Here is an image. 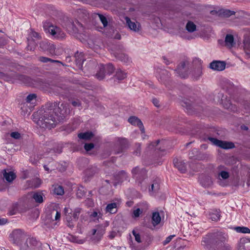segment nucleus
<instances>
[{"mask_svg": "<svg viewBox=\"0 0 250 250\" xmlns=\"http://www.w3.org/2000/svg\"><path fill=\"white\" fill-rule=\"evenodd\" d=\"M70 112L67 103H47L37 112V124L42 128L50 129L58 122L65 121Z\"/></svg>", "mask_w": 250, "mask_h": 250, "instance_id": "f257e3e1", "label": "nucleus"}, {"mask_svg": "<svg viewBox=\"0 0 250 250\" xmlns=\"http://www.w3.org/2000/svg\"><path fill=\"white\" fill-rule=\"evenodd\" d=\"M43 28L46 33H49L55 39L62 40L65 37V34L60 27L54 25L48 21L43 22Z\"/></svg>", "mask_w": 250, "mask_h": 250, "instance_id": "f03ea898", "label": "nucleus"}, {"mask_svg": "<svg viewBox=\"0 0 250 250\" xmlns=\"http://www.w3.org/2000/svg\"><path fill=\"white\" fill-rule=\"evenodd\" d=\"M113 148L115 154H120L124 152L129 148L130 143L125 138L117 137L113 142Z\"/></svg>", "mask_w": 250, "mask_h": 250, "instance_id": "7ed1b4c3", "label": "nucleus"}, {"mask_svg": "<svg viewBox=\"0 0 250 250\" xmlns=\"http://www.w3.org/2000/svg\"><path fill=\"white\" fill-rule=\"evenodd\" d=\"M115 70V67L112 63L105 65L100 64L98 66V70L95 75L96 78L101 81L104 79L106 75H110Z\"/></svg>", "mask_w": 250, "mask_h": 250, "instance_id": "20e7f679", "label": "nucleus"}, {"mask_svg": "<svg viewBox=\"0 0 250 250\" xmlns=\"http://www.w3.org/2000/svg\"><path fill=\"white\" fill-rule=\"evenodd\" d=\"M42 244L36 238L29 237L21 245L20 250H42Z\"/></svg>", "mask_w": 250, "mask_h": 250, "instance_id": "39448f33", "label": "nucleus"}, {"mask_svg": "<svg viewBox=\"0 0 250 250\" xmlns=\"http://www.w3.org/2000/svg\"><path fill=\"white\" fill-rule=\"evenodd\" d=\"M211 242L215 249L221 246L225 242H227L228 235L222 232H216L211 234Z\"/></svg>", "mask_w": 250, "mask_h": 250, "instance_id": "423d86ee", "label": "nucleus"}, {"mask_svg": "<svg viewBox=\"0 0 250 250\" xmlns=\"http://www.w3.org/2000/svg\"><path fill=\"white\" fill-rule=\"evenodd\" d=\"M131 173L132 177L140 184L147 177L146 170L145 168H140L138 166L132 169Z\"/></svg>", "mask_w": 250, "mask_h": 250, "instance_id": "0eeeda50", "label": "nucleus"}, {"mask_svg": "<svg viewBox=\"0 0 250 250\" xmlns=\"http://www.w3.org/2000/svg\"><path fill=\"white\" fill-rule=\"evenodd\" d=\"M207 139L210 141L213 145L223 149H228L235 147L234 144L231 142L219 140L211 137H208Z\"/></svg>", "mask_w": 250, "mask_h": 250, "instance_id": "6e6552de", "label": "nucleus"}, {"mask_svg": "<svg viewBox=\"0 0 250 250\" xmlns=\"http://www.w3.org/2000/svg\"><path fill=\"white\" fill-rule=\"evenodd\" d=\"M82 24L77 20H68L65 23V28L67 31L71 34L78 33V27H82Z\"/></svg>", "mask_w": 250, "mask_h": 250, "instance_id": "1a4fd4ad", "label": "nucleus"}, {"mask_svg": "<svg viewBox=\"0 0 250 250\" xmlns=\"http://www.w3.org/2000/svg\"><path fill=\"white\" fill-rule=\"evenodd\" d=\"M10 238L13 243L18 245L24 238L25 234L21 229H16L10 234Z\"/></svg>", "mask_w": 250, "mask_h": 250, "instance_id": "9d476101", "label": "nucleus"}, {"mask_svg": "<svg viewBox=\"0 0 250 250\" xmlns=\"http://www.w3.org/2000/svg\"><path fill=\"white\" fill-rule=\"evenodd\" d=\"M96 229H92V236L91 239L94 243L99 242L102 238L104 232V230L101 226H96Z\"/></svg>", "mask_w": 250, "mask_h": 250, "instance_id": "9b49d317", "label": "nucleus"}, {"mask_svg": "<svg viewBox=\"0 0 250 250\" xmlns=\"http://www.w3.org/2000/svg\"><path fill=\"white\" fill-rule=\"evenodd\" d=\"M188 62L183 61L178 65L175 71L180 77L186 78L188 77V71L187 66L188 65Z\"/></svg>", "mask_w": 250, "mask_h": 250, "instance_id": "f8f14e48", "label": "nucleus"}, {"mask_svg": "<svg viewBox=\"0 0 250 250\" xmlns=\"http://www.w3.org/2000/svg\"><path fill=\"white\" fill-rule=\"evenodd\" d=\"M226 63L224 61H213L209 64V67L216 71H223L225 69Z\"/></svg>", "mask_w": 250, "mask_h": 250, "instance_id": "ddd939ff", "label": "nucleus"}, {"mask_svg": "<svg viewBox=\"0 0 250 250\" xmlns=\"http://www.w3.org/2000/svg\"><path fill=\"white\" fill-rule=\"evenodd\" d=\"M125 20L126 25L130 30L135 32L139 31L141 26L139 22L132 21L130 19L127 17H125Z\"/></svg>", "mask_w": 250, "mask_h": 250, "instance_id": "4468645a", "label": "nucleus"}, {"mask_svg": "<svg viewBox=\"0 0 250 250\" xmlns=\"http://www.w3.org/2000/svg\"><path fill=\"white\" fill-rule=\"evenodd\" d=\"M200 182L201 185L205 188H208L213 184L211 178L207 175H201L200 178Z\"/></svg>", "mask_w": 250, "mask_h": 250, "instance_id": "2eb2a0df", "label": "nucleus"}, {"mask_svg": "<svg viewBox=\"0 0 250 250\" xmlns=\"http://www.w3.org/2000/svg\"><path fill=\"white\" fill-rule=\"evenodd\" d=\"M128 121L131 125L138 126L141 129L142 132H144L145 129L142 121L137 117L132 116L128 118Z\"/></svg>", "mask_w": 250, "mask_h": 250, "instance_id": "dca6fc26", "label": "nucleus"}, {"mask_svg": "<svg viewBox=\"0 0 250 250\" xmlns=\"http://www.w3.org/2000/svg\"><path fill=\"white\" fill-rule=\"evenodd\" d=\"M173 164L174 166L182 173H185L187 168L185 163L182 161H180L177 159L173 160Z\"/></svg>", "mask_w": 250, "mask_h": 250, "instance_id": "f3484780", "label": "nucleus"}, {"mask_svg": "<svg viewBox=\"0 0 250 250\" xmlns=\"http://www.w3.org/2000/svg\"><path fill=\"white\" fill-rule=\"evenodd\" d=\"M76 65L81 69H83V65L84 62L83 54L82 53L77 52L74 56Z\"/></svg>", "mask_w": 250, "mask_h": 250, "instance_id": "a211bd4d", "label": "nucleus"}, {"mask_svg": "<svg viewBox=\"0 0 250 250\" xmlns=\"http://www.w3.org/2000/svg\"><path fill=\"white\" fill-rule=\"evenodd\" d=\"M159 142L160 140H158L155 142H152L149 144L147 147L146 148V151L147 152H151L152 150L163 151V150H161L160 148L157 147Z\"/></svg>", "mask_w": 250, "mask_h": 250, "instance_id": "6ab92c4d", "label": "nucleus"}, {"mask_svg": "<svg viewBox=\"0 0 250 250\" xmlns=\"http://www.w3.org/2000/svg\"><path fill=\"white\" fill-rule=\"evenodd\" d=\"M43 194L40 192H34L32 194V198L35 202L38 204L42 203L43 202Z\"/></svg>", "mask_w": 250, "mask_h": 250, "instance_id": "aec40b11", "label": "nucleus"}, {"mask_svg": "<svg viewBox=\"0 0 250 250\" xmlns=\"http://www.w3.org/2000/svg\"><path fill=\"white\" fill-rule=\"evenodd\" d=\"M4 171L3 177L8 182H12L16 178V175L13 172H7L5 170H4Z\"/></svg>", "mask_w": 250, "mask_h": 250, "instance_id": "412c9836", "label": "nucleus"}, {"mask_svg": "<svg viewBox=\"0 0 250 250\" xmlns=\"http://www.w3.org/2000/svg\"><path fill=\"white\" fill-rule=\"evenodd\" d=\"M152 223L154 227L158 225L161 220V218L158 212H154L152 215Z\"/></svg>", "mask_w": 250, "mask_h": 250, "instance_id": "4be33fe9", "label": "nucleus"}, {"mask_svg": "<svg viewBox=\"0 0 250 250\" xmlns=\"http://www.w3.org/2000/svg\"><path fill=\"white\" fill-rule=\"evenodd\" d=\"M99 171V169L96 166H92L91 167H88L85 170V174L88 177H91L93 176L95 174L98 173Z\"/></svg>", "mask_w": 250, "mask_h": 250, "instance_id": "5701e85b", "label": "nucleus"}, {"mask_svg": "<svg viewBox=\"0 0 250 250\" xmlns=\"http://www.w3.org/2000/svg\"><path fill=\"white\" fill-rule=\"evenodd\" d=\"M114 77L118 81H122L126 77V73L121 69H117Z\"/></svg>", "mask_w": 250, "mask_h": 250, "instance_id": "b1692460", "label": "nucleus"}, {"mask_svg": "<svg viewBox=\"0 0 250 250\" xmlns=\"http://www.w3.org/2000/svg\"><path fill=\"white\" fill-rule=\"evenodd\" d=\"M226 45L229 47H232L235 44L234 42V38L231 34H227L225 38Z\"/></svg>", "mask_w": 250, "mask_h": 250, "instance_id": "393cba45", "label": "nucleus"}, {"mask_svg": "<svg viewBox=\"0 0 250 250\" xmlns=\"http://www.w3.org/2000/svg\"><path fill=\"white\" fill-rule=\"evenodd\" d=\"M14 77L16 80H19L22 83L25 84H28L30 80V79L28 77L24 75L16 74L14 75Z\"/></svg>", "mask_w": 250, "mask_h": 250, "instance_id": "a878e982", "label": "nucleus"}, {"mask_svg": "<svg viewBox=\"0 0 250 250\" xmlns=\"http://www.w3.org/2000/svg\"><path fill=\"white\" fill-rule=\"evenodd\" d=\"M117 211V204L116 203L109 204L106 207V211L110 213H115Z\"/></svg>", "mask_w": 250, "mask_h": 250, "instance_id": "bb28decb", "label": "nucleus"}, {"mask_svg": "<svg viewBox=\"0 0 250 250\" xmlns=\"http://www.w3.org/2000/svg\"><path fill=\"white\" fill-rule=\"evenodd\" d=\"M39 60L40 62H43V63L50 62L52 63H61V64H62L63 65H64L63 63L60 61L53 60V59H51L50 58H47L46 57H43V56L40 57L39 58Z\"/></svg>", "mask_w": 250, "mask_h": 250, "instance_id": "cd10ccee", "label": "nucleus"}, {"mask_svg": "<svg viewBox=\"0 0 250 250\" xmlns=\"http://www.w3.org/2000/svg\"><path fill=\"white\" fill-rule=\"evenodd\" d=\"M53 192L58 195H62L64 194V189L62 186L56 185L53 186Z\"/></svg>", "mask_w": 250, "mask_h": 250, "instance_id": "c85d7f7f", "label": "nucleus"}, {"mask_svg": "<svg viewBox=\"0 0 250 250\" xmlns=\"http://www.w3.org/2000/svg\"><path fill=\"white\" fill-rule=\"evenodd\" d=\"M145 208H138L136 209L133 210V217L134 218H137L139 217L140 215L144 211H145L148 209V206L147 204H145Z\"/></svg>", "mask_w": 250, "mask_h": 250, "instance_id": "c756f323", "label": "nucleus"}, {"mask_svg": "<svg viewBox=\"0 0 250 250\" xmlns=\"http://www.w3.org/2000/svg\"><path fill=\"white\" fill-rule=\"evenodd\" d=\"M78 136L80 139L89 140L93 136V134L91 132H85L84 133H79Z\"/></svg>", "mask_w": 250, "mask_h": 250, "instance_id": "7c9ffc66", "label": "nucleus"}, {"mask_svg": "<svg viewBox=\"0 0 250 250\" xmlns=\"http://www.w3.org/2000/svg\"><path fill=\"white\" fill-rule=\"evenodd\" d=\"M160 188L159 180H155L153 181L152 184L151 185V188L149 189V190L157 192Z\"/></svg>", "mask_w": 250, "mask_h": 250, "instance_id": "2f4dec72", "label": "nucleus"}, {"mask_svg": "<svg viewBox=\"0 0 250 250\" xmlns=\"http://www.w3.org/2000/svg\"><path fill=\"white\" fill-rule=\"evenodd\" d=\"M208 158V155L207 153H202L198 151L197 155H196L195 160H205Z\"/></svg>", "mask_w": 250, "mask_h": 250, "instance_id": "473e14b6", "label": "nucleus"}, {"mask_svg": "<svg viewBox=\"0 0 250 250\" xmlns=\"http://www.w3.org/2000/svg\"><path fill=\"white\" fill-rule=\"evenodd\" d=\"M250 241L241 242L239 246V250H250Z\"/></svg>", "mask_w": 250, "mask_h": 250, "instance_id": "72a5a7b5", "label": "nucleus"}, {"mask_svg": "<svg viewBox=\"0 0 250 250\" xmlns=\"http://www.w3.org/2000/svg\"><path fill=\"white\" fill-rule=\"evenodd\" d=\"M186 29L189 32H193L196 29V25L192 21H188L186 25Z\"/></svg>", "mask_w": 250, "mask_h": 250, "instance_id": "f704fd0d", "label": "nucleus"}, {"mask_svg": "<svg viewBox=\"0 0 250 250\" xmlns=\"http://www.w3.org/2000/svg\"><path fill=\"white\" fill-rule=\"evenodd\" d=\"M42 45L43 46H46L47 49L48 50L50 53L52 55L55 54V46L53 44L48 43V42L46 43H42Z\"/></svg>", "mask_w": 250, "mask_h": 250, "instance_id": "c9c22d12", "label": "nucleus"}, {"mask_svg": "<svg viewBox=\"0 0 250 250\" xmlns=\"http://www.w3.org/2000/svg\"><path fill=\"white\" fill-rule=\"evenodd\" d=\"M202 74L201 68L198 67L194 70L192 74L194 79L197 80Z\"/></svg>", "mask_w": 250, "mask_h": 250, "instance_id": "e433bc0d", "label": "nucleus"}, {"mask_svg": "<svg viewBox=\"0 0 250 250\" xmlns=\"http://www.w3.org/2000/svg\"><path fill=\"white\" fill-rule=\"evenodd\" d=\"M235 229L238 232H241L243 233H250V229L247 227H237L235 228Z\"/></svg>", "mask_w": 250, "mask_h": 250, "instance_id": "4c0bfd02", "label": "nucleus"}, {"mask_svg": "<svg viewBox=\"0 0 250 250\" xmlns=\"http://www.w3.org/2000/svg\"><path fill=\"white\" fill-rule=\"evenodd\" d=\"M210 218L213 221H217L219 220L220 217V212L215 211V212H212L209 214Z\"/></svg>", "mask_w": 250, "mask_h": 250, "instance_id": "58836bf2", "label": "nucleus"}, {"mask_svg": "<svg viewBox=\"0 0 250 250\" xmlns=\"http://www.w3.org/2000/svg\"><path fill=\"white\" fill-rule=\"evenodd\" d=\"M82 208H76L74 209L72 217L73 218V220L74 221H76L79 217V215L81 212Z\"/></svg>", "mask_w": 250, "mask_h": 250, "instance_id": "ea45409f", "label": "nucleus"}, {"mask_svg": "<svg viewBox=\"0 0 250 250\" xmlns=\"http://www.w3.org/2000/svg\"><path fill=\"white\" fill-rule=\"evenodd\" d=\"M77 196L79 198H82L83 197L85 194V192L84 191V188L83 187H80L78 188L77 192Z\"/></svg>", "mask_w": 250, "mask_h": 250, "instance_id": "a19ab883", "label": "nucleus"}, {"mask_svg": "<svg viewBox=\"0 0 250 250\" xmlns=\"http://www.w3.org/2000/svg\"><path fill=\"white\" fill-rule=\"evenodd\" d=\"M215 250H231V248L228 244L225 242L223 245H221L220 247H217Z\"/></svg>", "mask_w": 250, "mask_h": 250, "instance_id": "79ce46f5", "label": "nucleus"}, {"mask_svg": "<svg viewBox=\"0 0 250 250\" xmlns=\"http://www.w3.org/2000/svg\"><path fill=\"white\" fill-rule=\"evenodd\" d=\"M181 104L183 107H186L187 109H190L192 105L191 101L188 99L183 100Z\"/></svg>", "mask_w": 250, "mask_h": 250, "instance_id": "37998d69", "label": "nucleus"}, {"mask_svg": "<svg viewBox=\"0 0 250 250\" xmlns=\"http://www.w3.org/2000/svg\"><path fill=\"white\" fill-rule=\"evenodd\" d=\"M66 220L67 221V226L70 228H72L74 227V224L73 221H74L73 218L72 219L71 216L69 215H66Z\"/></svg>", "mask_w": 250, "mask_h": 250, "instance_id": "c03bdc74", "label": "nucleus"}, {"mask_svg": "<svg viewBox=\"0 0 250 250\" xmlns=\"http://www.w3.org/2000/svg\"><path fill=\"white\" fill-rule=\"evenodd\" d=\"M18 210V204L15 203L12 205L11 208L9 210V214L11 215H14L16 213Z\"/></svg>", "mask_w": 250, "mask_h": 250, "instance_id": "a18cd8bd", "label": "nucleus"}, {"mask_svg": "<svg viewBox=\"0 0 250 250\" xmlns=\"http://www.w3.org/2000/svg\"><path fill=\"white\" fill-rule=\"evenodd\" d=\"M199 150L197 148H193L189 152V157L190 159H195L196 155H197Z\"/></svg>", "mask_w": 250, "mask_h": 250, "instance_id": "49530a36", "label": "nucleus"}, {"mask_svg": "<svg viewBox=\"0 0 250 250\" xmlns=\"http://www.w3.org/2000/svg\"><path fill=\"white\" fill-rule=\"evenodd\" d=\"M99 17L101 21L103 23L104 26L105 27L107 26L108 24V21L106 18L102 14H98Z\"/></svg>", "mask_w": 250, "mask_h": 250, "instance_id": "de8ad7c7", "label": "nucleus"}, {"mask_svg": "<svg viewBox=\"0 0 250 250\" xmlns=\"http://www.w3.org/2000/svg\"><path fill=\"white\" fill-rule=\"evenodd\" d=\"M132 233L135 237V240L139 243H141L142 241L140 234L135 230H133Z\"/></svg>", "mask_w": 250, "mask_h": 250, "instance_id": "09e8293b", "label": "nucleus"}, {"mask_svg": "<svg viewBox=\"0 0 250 250\" xmlns=\"http://www.w3.org/2000/svg\"><path fill=\"white\" fill-rule=\"evenodd\" d=\"M96 65V64L95 62L93 61H90L87 66H84V68L85 70H87L88 69H91L92 68L95 67Z\"/></svg>", "mask_w": 250, "mask_h": 250, "instance_id": "8fccbe9b", "label": "nucleus"}, {"mask_svg": "<svg viewBox=\"0 0 250 250\" xmlns=\"http://www.w3.org/2000/svg\"><path fill=\"white\" fill-rule=\"evenodd\" d=\"M219 176H221L223 179H227L229 176V173L226 171H221L219 174Z\"/></svg>", "mask_w": 250, "mask_h": 250, "instance_id": "3c124183", "label": "nucleus"}, {"mask_svg": "<svg viewBox=\"0 0 250 250\" xmlns=\"http://www.w3.org/2000/svg\"><path fill=\"white\" fill-rule=\"evenodd\" d=\"M136 149L134 151L133 154L135 155H139L141 154V145L139 143L135 145Z\"/></svg>", "mask_w": 250, "mask_h": 250, "instance_id": "603ef678", "label": "nucleus"}, {"mask_svg": "<svg viewBox=\"0 0 250 250\" xmlns=\"http://www.w3.org/2000/svg\"><path fill=\"white\" fill-rule=\"evenodd\" d=\"M222 14L226 17H229L231 15H234L235 12L229 10H225L223 12Z\"/></svg>", "mask_w": 250, "mask_h": 250, "instance_id": "864d4df0", "label": "nucleus"}, {"mask_svg": "<svg viewBox=\"0 0 250 250\" xmlns=\"http://www.w3.org/2000/svg\"><path fill=\"white\" fill-rule=\"evenodd\" d=\"M36 97V94H30L27 96L26 101L28 103H31L33 100H35Z\"/></svg>", "mask_w": 250, "mask_h": 250, "instance_id": "5fc2aeb1", "label": "nucleus"}, {"mask_svg": "<svg viewBox=\"0 0 250 250\" xmlns=\"http://www.w3.org/2000/svg\"><path fill=\"white\" fill-rule=\"evenodd\" d=\"M117 176L120 177L119 178L121 179H126L127 177L126 172L124 170H121L118 172V174H117Z\"/></svg>", "mask_w": 250, "mask_h": 250, "instance_id": "6e6d98bb", "label": "nucleus"}, {"mask_svg": "<svg viewBox=\"0 0 250 250\" xmlns=\"http://www.w3.org/2000/svg\"><path fill=\"white\" fill-rule=\"evenodd\" d=\"M94 147V145L93 143L85 144L84 148L86 151L91 150Z\"/></svg>", "mask_w": 250, "mask_h": 250, "instance_id": "4d7b16f0", "label": "nucleus"}, {"mask_svg": "<svg viewBox=\"0 0 250 250\" xmlns=\"http://www.w3.org/2000/svg\"><path fill=\"white\" fill-rule=\"evenodd\" d=\"M10 136L16 139H19L21 137V134L18 132H13L11 133Z\"/></svg>", "mask_w": 250, "mask_h": 250, "instance_id": "13d9d810", "label": "nucleus"}, {"mask_svg": "<svg viewBox=\"0 0 250 250\" xmlns=\"http://www.w3.org/2000/svg\"><path fill=\"white\" fill-rule=\"evenodd\" d=\"M175 236V235H171L166 238V240L163 242L164 245H166L168 244L172 239Z\"/></svg>", "mask_w": 250, "mask_h": 250, "instance_id": "bf43d9fd", "label": "nucleus"}, {"mask_svg": "<svg viewBox=\"0 0 250 250\" xmlns=\"http://www.w3.org/2000/svg\"><path fill=\"white\" fill-rule=\"evenodd\" d=\"M107 36L111 38H114L118 40L121 39V35L118 32H116V34L114 36L113 34L110 33H108L107 34Z\"/></svg>", "mask_w": 250, "mask_h": 250, "instance_id": "052dcab7", "label": "nucleus"}, {"mask_svg": "<svg viewBox=\"0 0 250 250\" xmlns=\"http://www.w3.org/2000/svg\"><path fill=\"white\" fill-rule=\"evenodd\" d=\"M71 104L74 107H79L81 105V102L78 99L72 101Z\"/></svg>", "mask_w": 250, "mask_h": 250, "instance_id": "680f3d73", "label": "nucleus"}, {"mask_svg": "<svg viewBox=\"0 0 250 250\" xmlns=\"http://www.w3.org/2000/svg\"><path fill=\"white\" fill-rule=\"evenodd\" d=\"M31 36L37 39H40L41 38V36L40 35V34L38 33L35 31H32L31 32Z\"/></svg>", "mask_w": 250, "mask_h": 250, "instance_id": "e2e57ef3", "label": "nucleus"}, {"mask_svg": "<svg viewBox=\"0 0 250 250\" xmlns=\"http://www.w3.org/2000/svg\"><path fill=\"white\" fill-rule=\"evenodd\" d=\"M152 103L154 104V105L157 107H159L160 106V102L159 100L156 98H154L152 99Z\"/></svg>", "mask_w": 250, "mask_h": 250, "instance_id": "0e129e2a", "label": "nucleus"}, {"mask_svg": "<svg viewBox=\"0 0 250 250\" xmlns=\"http://www.w3.org/2000/svg\"><path fill=\"white\" fill-rule=\"evenodd\" d=\"M245 48L250 49V42L249 40H245L244 41Z\"/></svg>", "mask_w": 250, "mask_h": 250, "instance_id": "69168bd1", "label": "nucleus"}, {"mask_svg": "<svg viewBox=\"0 0 250 250\" xmlns=\"http://www.w3.org/2000/svg\"><path fill=\"white\" fill-rule=\"evenodd\" d=\"M127 56H125V54H121L119 56L118 58L120 59L122 61H125L126 59H127Z\"/></svg>", "mask_w": 250, "mask_h": 250, "instance_id": "338daca9", "label": "nucleus"}, {"mask_svg": "<svg viewBox=\"0 0 250 250\" xmlns=\"http://www.w3.org/2000/svg\"><path fill=\"white\" fill-rule=\"evenodd\" d=\"M7 222V219L2 218L0 219V225H3L5 224Z\"/></svg>", "mask_w": 250, "mask_h": 250, "instance_id": "774afa93", "label": "nucleus"}]
</instances>
